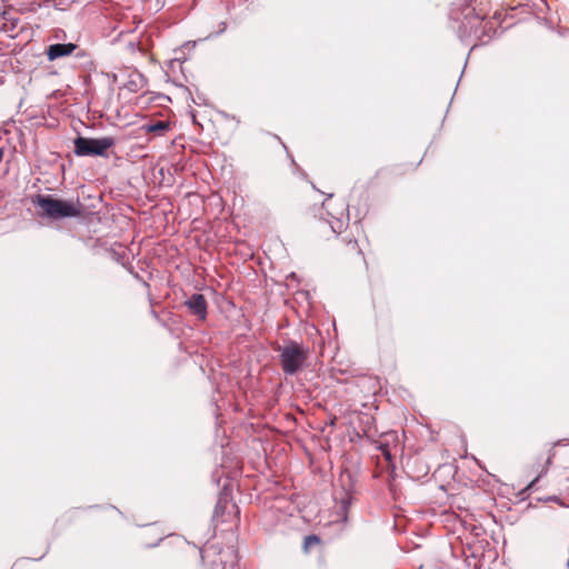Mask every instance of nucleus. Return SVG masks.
Listing matches in <instances>:
<instances>
[{
	"label": "nucleus",
	"instance_id": "nucleus-11",
	"mask_svg": "<svg viewBox=\"0 0 569 569\" xmlns=\"http://www.w3.org/2000/svg\"><path fill=\"white\" fill-rule=\"evenodd\" d=\"M537 480H538V478H536L532 482H530V486H529V487L533 486V483H535Z\"/></svg>",
	"mask_w": 569,
	"mask_h": 569
},
{
	"label": "nucleus",
	"instance_id": "nucleus-12",
	"mask_svg": "<svg viewBox=\"0 0 569 569\" xmlns=\"http://www.w3.org/2000/svg\"><path fill=\"white\" fill-rule=\"evenodd\" d=\"M568 567H569V560H568Z\"/></svg>",
	"mask_w": 569,
	"mask_h": 569
},
{
	"label": "nucleus",
	"instance_id": "nucleus-4",
	"mask_svg": "<svg viewBox=\"0 0 569 569\" xmlns=\"http://www.w3.org/2000/svg\"><path fill=\"white\" fill-rule=\"evenodd\" d=\"M186 306L191 310L192 313L198 316L201 320L207 317V301L200 293L192 295L187 301Z\"/></svg>",
	"mask_w": 569,
	"mask_h": 569
},
{
	"label": "nucleus",
	"instance_id": "nucleus-7",
	"mask_svg": "<svg viewBox=\"0 0 569 569\" xmlns=\"http://www.w3.org/2000/svg\"><path fill=\"white\" fill-rule=\"evenodd\" d=\"M318 543H320L319 537L316 535H310L305 538L303 548L306 551H308L309 548H311L312 546H316Z\"/></svg>",
	"mask_w": 569,
	"mask_h": 569
},
{
	"label": "nucleus",
	"instance_id": "nucleus-6",
	"mask_svg": "<svg viewBox=\"0 0 569 569\" xmlns=\"http://www.w3.org/2000/svg\"><path fill=\"white\" fill-rule=\"evenodd\" d=\"M146 133H154L157 136H163L169 129L170 123L168 121H157L153 123H146L141 127Z\"/></svg>",
	"mask_w": 569,
	"mask_h": 569
},
{
	"label": "nucleus",
	"instance_id": "nucleus-3",
	"mask_svg": "<svg viewBox=\"0 0 569 569\" xmlns=\"http://www.w3.org/2000/svg\"><path fill=\"white\" fill-rule=\"evenodd\" d=\"M74 153L79 157L86 156H104L107 150L114 144L111 137L99 139L78 137L74 139Z\"/></svg>",
	"mask_w": 569,
	"mask_h": 569
},
{
	"label": "nucleus",
	"instance_id": "nucleus-10",
	"mask_svg": "<svg viewBox=\"0 0 569 569\" xmlns=\"http://www.w3.org/2000/svg\"><path fill=\"white\" fill-rule=\"evenodd\" d=\"M551 459H552V455H549L548 458H547V465L551 463Z\"/></svg>",
	"mask_w": 569,
	"mask_h": 569
},
{
	"label": "nucleus",
	"instance_id": "nucleus-8",
	"mask_svg": "<svg viewBox=\"0 0 569 569\" xmlns=\"http://www.w3.org/2000/svg\"><path fill=\"white\" fill-rule=\"evenodd\" d=\"M228 508H230L231 510L238 512V508H237V506L234 503L228 502V501H226L223 503L222 501H219V503L217 505V508H216V515H218L221 509H228Z\"/></svg>",
	"mask_w": 569,
	"mask_h": 569
},
{
	"label": "nucleus",
	"instance_id": "nucleus-2",
	"mask_svg": "<svg viewBox=\"0 0 569 569\" xmlns=\"http://www.w3.org/2000/svg\"><path fill=\"white\" fill-rule=\"evenodd\" d=\"M280 363L286 375H295L301 370L308 358V350L297 342L279 348Z\"/></svg>",
	"mask_w": 569,
	"mask_h": 569
},
{
	"label": "nucleus",
	"instance_id": "nucleus-5",
	"mask_svg": "<svg viewBox=\"0 0 569 569\" xmlns=\"http://www.w3.org/2000/svg\"><path fill=\"white\" fill-rule=\"evenodd\" d=\"M76 44L73 43H56L49 46L47 50V56L50 61H53L56 59L68 57L72 54V52L76 50Z\"/></svg>",
	"mask_w": 569,
	"mask_h": 569
},
{
	"label": "nucleus",
	"instance_id": "nucleus-1",
	"mask_svg": "<svg viewBox=\"0 0 569 569\" xmlns=\"http://www.w3.org/2000/svg\"><path fill=\"white\" fill-rule=\"evenodd\" d=\"M33 203L41 210V214L51 219H62L80 216V207L78 201L61 200L53 196L39 194Z\"/></svg>",
	"mask_w": 569,
	"mask_h": 569
},
{
	"label": "nucleus",
	"instance_id": "nucleus-9",
	"mask_svg": "<svg viewBox=\"0 0 569 569\" xmlns=\"http://www.w3.org/2000/svg\"><path fill=\"white\" fill-rule=\"evenodd\" d=\"M383 455L386 456V458H387V459H390V453H389V451H387V450H385V449H383Z\"/></svg>",
	"mask_w": 569,
	"mask_h": 569
}]
</instances>
